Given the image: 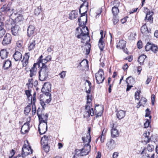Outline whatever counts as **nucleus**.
<instances>
[{"label": "nucleus", "mask_w": 158, "mask_h": 158, "mask_svg": "<svg viewBox=\"0 0 158 158\" xmlns=\"http://www.w3.org/2000/svg\"><path fill=\"white\" fill-rule=\"evenodd\" d=\"M116 124H113L111 127V134L112 138H115L119 136V133L118 130L116 128Z\"/></svg>", "instance_id": "10"}, {"label": "nucleus", "mask_w": 158, "mask_h": 158, "mask_svg": "<svg viewBox=\"0 0 158 158\" xmlns=\"http://www.w3.org/2000/svg\"><path fill=\"white\" fill-rule=\"evenodd\" d=\"M37 65V63H34L31 69L30 70V77H34L35 76L37 73V68L36 66Z\"/></svg>", "instance_id": "17"}, {"label": "nucleus", "mask_w": 158, "mask_h": 158, "mask_svg": "<svg viewBox=\"0 0 158 158\" xmlns=\"http://www.w3.org/2000/svg\"><path fill=\"white\" fill-rule=\"evenodd\" d=\"M141 154L143 156H145L148 158H149V154L147 153V150L146 148H144Z\"/></svg>", "instance_id": "38"}, {"label": "nucleus", "mask_w": 158, "mask_h": 158, "mask_svg": "<svg viewBox=\"0 0 158 158\" xmlns=\"http://www.w3.org/2000/svg\"><path fill=\"white\" fill-rule=\"evenodd\" d=\"M98 46L101 51H103L105 46V44L104 42L102 40H101V41H100V40H99Z\"/></svg>", "instance_id": "36"}, {"label": "nucleus", "mask_w": 158, "mask_h": 158, "mask_svg": "<svg viewBox=\"0 0 158 158\" xmlns=\"http://www.w3.org/2000/svg\"><path fill=\"white\" fill-rule=\"evenodd\" d=\"M9 54V52L6 49H2L0 52V56L2 59L6 58L8 57Z\"/></svg>", "instance_id": "22"}, {"label": "nucleus", "mask_w": 158, "mask_h": 158, "mask_svg": "<svg viewBox=\"0 0 158 158\" xmlns=\"http://www.w3.org/2000/svg\"><path fill=\"white\" fill-rule=\"evenodd\" d=\"M126 82L127 84L133 85L135 83V80L132 77L130 76L127 78Z\"/></svg>", "instance_id": "30"}, {"label": "nucleus", "mask_w": 158, "mask_h": 158, "mask_svg": "<svg viewBox=\"0 0 158 158\" xmlns=\"http://www.w3.org/2000/svg\"><path fill=\"white\" fill-rule=\"evenodd\" d=\"M152 44L150 43L149 42L147 43L145 47L146 51H148L151 50Z\"/></svg>", "instance_id": "42"}, {"label": "nucleus", "mask_w": 158, "mask_h": 158, "mask_svg": "<svg viewBox=\"0 0 158 158\" xmlns=\"http://www.w3.org/2000/svg\"><path fill=\"white\" fill-rule=\"evenodd\" d=\"M12 40L11 35L9 33H6L2 41V44L4 45H6L10 43Z\"/></svg>", "instance_id": "9"}, {"label": "nucleus", "mask_w": 158, "mask_h": 158, "mask_svg": "<svg viewBox=\"0 0 158 158\" xmlns=\"http://www.w3.org/2000/svg\"><path fill=\"white\" fill-rule=\"evenodd\" d=\"M24 18L23 15L21 14H19L15 19L17 23L18 24H21L22 22L23 21Z\"/></svg>", "instance_id": "33"}, {"label": "nucleus", "mask_w": 158, "mask_h": 158, "mask_svg": "<svg viewBox=\"0 0 158 158\" xmlns=\"http://www.w3.org/2000/svg\"><path fill=\"white\" fill-rule=\"evenodd\" d=\"M15 154V151L13 149L11 150V152L10 153V155L9 156V158H12Z\"/></svg>", "instance_id": "60"}, {"label": "nucleus", "mask_w": 158, "mask_h": 158, "mask_svg": "<svg viewBox=\"0 0 158 158\" xmlns=\"http://www.w3.org/2000/svg\"><path fill=\"white\" fill-rule=\"evenodd\" d=\"M91 146L89 145V143H87L85 144L81 149L79 150L76 149L75 150L76 154L74 155L73 158L77 157V153H78L77 156L80 155V156H83L88 154L90 151Z\"/></svg>", "instance_id": "2"}, {"label": "nucleus", "mask_w": 158, "mask_h": 158, "mask_svg": "<svg viewBox=\"0 0 158 158\" xmlns=\"http://www.w3.org/2000/svg\"><path fill=\"white\" fill-rule=\"evenodd\" d=\"M50 69L44 66L41 68L39 72V80L41 81H45L47 79Z\"/></svg>", "instance_id": "3"}, {"label": "nucleus", "mask_w": 158, "mask_h": 158, "mask_svg": "<svg viewBox=\"0 0 158 158\" xmlns=\"http://www.w3.org/2000/svg\"><path fill=\"white\" fill-rule=\"evenodd\" d=\"M138 48L139 49H140L142 47V43L141 41H139L137 43Z\"/></svg>", "instance_id": "56"}, {"label": "nucleus", "mask_w": 158, "mask_h": 158, "mask_svg": "<svg viewBox=\"0 0 158 158\" xmlns=\"http://www.w3.org/2000/svg\"><path fill=\"white\" fill-rule=\"evenodd\" d=\"M103 70L102 69H100L95 74L96 80L98 84H100L103 82L104 80V77H103Z\"/></svg>", "instance_id": "6"}, {"label": "nucleus", "mask_w": 158, "mask_h": 158, "mask_svg": "<svg viewBox=\"0 0 158 158\" xmlns=\"http://www.w3.org/2000/svg\"><path fill=\"white\" fill-rule=\"evenodd\" d=\"M87 47H88V49H87L86 48V54H88L90 52L91 45L89 44H87Z\"/></svg>", "instance_id": "58"}, {"label": "nucleus", "mask_w": 158, "mask_h": 158, "mask_svg": "<svg viewBox=\"0 0 158 158\" xmlns=\"http://www.w3.org/2000/svg\"><path fill=\"white\" fill-rule=\"evenodd\" d=\"M31 110V107L30 105H28L25 108L24 110V114L27 115L30 112Z\"/></svg>", "instance_id": "41"}, {"label": "nucleus", "mask_w": 158, "mask_h": 158, "mask_svg": "<svg viewBox=\"0 0 158 158\" xmlns=\"http://www.w3.org/2000/svg\"><path fill=\"white\" fill-rule=\"evenodd\" d=\"M126 42L124 40H120L118 43L116 47L118 48L123 49L126 46Z\"/></svg>", "instance_id": "20"}, {"label": "nucleus", "mask_w": 158, "mask_h": 158, "mask_svg": "<svg viewBox=\"0 0 158 158\" xmlns=\"http://www.w3.org/2000/svg\"><path fill=\"white\" fill-rule=\"evenodd\" d=\"M43 55H41L37 60V62L36 63L37 64V65L39 66H40V64H42V66L41 68H43L44 66H45L47 68H48V66L46 64L48 62L45 58L43 59Z\"/></svg>", "instance_id": "14"}, {"label": "nucleus", "mask_w": 158, "mask_h": 158, "mask_svg": "<svg viewBox=\"0 0 158 158\" xmlns=\"http://www.w3.org/2000/svg\"><path fill=\"white\" fill-rule=\"evenodd\" d=\"M11 61L9 60H5L3 62L2 66L3 68L4 69H7L11 66Z\"/></svg>", "instance_id": "19"}, {"label": "nucleus", "mask_w": 158, "mask_h": 158, "mask_svg": "<svg viewBox=\"0 0 158 158\" xmlns=\"http://www.w3.org/2000/svg\"><path fill=\"white\" fill-rule=\"evenodd\" d=\"M27 144H24L22 148V155L23 156H26L27 155L32 153V149L31 146L28 144V142L27 140Z\"/></svg>", "instance_id": "5"}, {"label": "nucleus", "mask_w": 158, "mask_h": 158, "mask_svg": "<svg viewBox=\"0 0 158 158\" xmlns=\"http://www.w3.org/2000/svg\"><path fill=\"white\" fill-rule=\"evenodd\" d=\"M35 40H31L29 43L28 49L29 51L35 48Z\"/></svg>", "instance_id": "26"}, {"label": "nucleus", "mask_w": 158, "mask_h": 158, "mask_svg": "<svg viewBox=\"0 0 158 158\" xmlns=\"http://www.w3.org/2000/svg\"><path fill=\"white\" fill-rule=\"evenodd\" d=\"M42 114V111L41 108H39L37 111V114L39 118H40V116Z\"/></svg>", "instance_id": "48"}, {"label": "nucleus", "mask_w": 158, "mask_h": 158, "mask_svg": "<svg viewBox=\"0 0 158 158\" xmlns=\"http://www.w3.org/2000/svg\"><path fill=\"white\" fill-rule=\"evenodd\" d=\"M45 152H48L49 151V147L48 145V143L46 144H41Z\"/></svg>", "instance_id": "39"}, {"label": "nucleus", "mask_w": 158, "mask_h": 158, "mask_svg": "<svg viewBox=\"0 0 158 158\" xmlns=\"http://www.w3.org/2000/svg\"><path fill=\"white\" fill-rule=\"evenodd\" d=\"M150 123V122L149 120L148 119H147V121L145 122L144 124V126L145 128H148Z\"/></svg>", "instance_id": "52"}, {"label": "nucleus", "mask_w": 158, "mask_h": 158, "mask_svg": "<svg viewBox=\"0 0 158 158\" xmlns=\"http://www.w3.org/2000/svg\"><path fill=\"white\" fill-rule=\"evenodd\" d=\"M78 14L77 10H72L69 14V19H74L78 17Z\"/></svg>", "instance_id": "21"}, {"label": "nucleus", "mask_w": 158, "mask_h": 158, "mask_svg": "<svg viewBox=\"0 0 158 158\" xmlns=\"http://www.w3.org/2000/svg\"><path fill=\"white\" fill-rule=\"evenodd\" d=\"M84 4V3H83L81 5L79 10V13L81 14V16L79 18H81V17L85 16V22H86L87 20V15L86 14L87 12V10H86L85 12H83L82 13H81V9L82 8V7L83 6Z\"/></svg>", "instance_id": "28"}, {"label": "nucleus", "mask_w": 158, "mask_h": 158, "mask_svg": "<svg viewBox=\"0 0 158 158\" xmlns=\"http://www.w3.org/2000/svg\"><path fill=\"white\" fill-rule=\"evenodd\" d=\"M115 141L112 139H109L106 144V146L107 147V148L110 150L114 149L115 148Z\"/></svg>", "instance_id": "15"}, {"label": "nucleus", "mask_w": 158, "mask_h": 158, "mask_svg": "<svg viewBox=\"0 0 158 158\" xmlns=\"http://www.w3.org/2000/svg\"><path fill=\"white\" fill-rule=\"evenodd\" d=\"M147 102V99L144 97H142L141 98L139 102V103L142 106H144L145 105Z\"/></svg>", "instance_id": "40"}, {"label": "nucleus", "mask_w": 158, "mask_h": 158, "mask_svg": "<svg viewBox=\"0 0 158 158\" xmlns=\"http://www.w3.org/2000/svg\"><path fill=\"white\" fill-rule=\"evenodd\" d=\"M112 12L113 16H117L119 13V10L117 6H114L112 8Z\"/></svg>", "instance_id": "29"}, {"label": "nucleus", "mask_w": 158, "mask_h": 158, "mask_svg": "<svg viewBox=\"0 0 158 158\" xmlns=\"http://www.w3.org/2000/svg\"><path fill=\"white\" fill-rule=\"evenodd\" d=\"M25 94L28 97H30L31 96V91L30 90H26L25 91Z\"/></svg>", "instance_id": "64"}, {"label": "nucleus", "mask_w": 158, "mask_h": 158, "mask_svg": "<svg viewBox=\"0 0 158 158\" xmlns=\"http://www.w3.org/2000/svg\"><path fill=\"white\" fill-rule=\"evenodd\" d=\"M40 103L43 109H44L46 107V102L43 101V100H40Z\"/></svg>", "instance_id": "51"}, {"label": "nucleus", "mask_w": 158, "mask_h": 158, "mask_svg": "<svg viewBox=\"0 0 158 158\" xmlns=\"http://www.w3.org/2000/svg\"><path fill=\"white\" fill-rule=\"evenodd\" d=\"M20 29V27L18 25L13 24L11 28V31L12 35L14 36L18 35L19 34V31Z\"/></svg>", "instance_id": "13"}, {"label": "nucleus", "mask_w": 158, "mask_h": 158, "mask_svg": "<svg viewBox=\"0 0 158 158\" xmlns=\"http://www.w3.org/2000/svg\"><path fill=\"white\" fill-rule=\"evenodd\" d=\"M78 22L79 23V25L80 28H82V27L83 26H85L84 25V21H81V19L80 18H79L78 19Z\"/></svg>", "instance_id": "46"}, {"label": "nucleus", "mask_w": 158, "mask_h": 158, "mask_svg": "<svg viewBox=\"0 0 158 158\" xmlns=\"http://www.w3.org/2000/svg\"><path fill=\"white\" fill-rule=\"evenodd\" d=\"M42 12L41 8L40 6L38 7L34 10V14L36 15H38Z\"/></svg>", "instance_id": "37"}, {"label": "nucleus", "mask_w": 158, "mask_h": 158, "mask_svg": "<svg viewBox=\"0 0 158 158\" xmlns=\"http://www.w3.org/2000/svg\"><path fill=\"white\" fill-rule=\"evenodd\" d=\"M146 57V56L143 54L141 55L139 57L138 61L140 65H143V64L144 60Z\"/></svg>", "instance_id": "32"}, {"label": "nucleus", "mask_w": 158, "mask_h": 158, "mask_svg": "<svg viewBox=\"0 0 158 158\" xmlns=\"http://www.w3.org/2000/svg\"><path fill=\"white\" fill-rule=\"evenodd\" d=\"M6 31L3 28L2 23H0V38L5 34Z\"/></svg>", "instance_id": "31"}, {"label": "nucleus", "mask_w": 158, "mask_h": 158, "mask_svg": "<svg viewBox=\"0 0 158 158\" xmlns=\"http://www.w3.org/2000/svg\"><path fill=\"white\" fill-rule=\"evenodd\" d=\"M30 57L29 52L25 53L23 56V60L22 61L23 65V67H26L28 63V60Z\"/></svg>", "instance_id": "18"}, {"label": "nucleus", "mask_w": 158, "mask_h": 158, "mask_svg": "<svg viewBox=\"0 0 158 158\" xmlns=\"http://www.w3.org/2000/svg\"><path fill=\"white\" fill-rule=\"evenodd\" d=\"M66 74V71H62L59 73L60 77L62 79H64L65 77Z\"/></svg>", "instance_id": "47"}, {"label": "nucleus", "mask_w": 158, "mask_h": 158, "mask_svg": "<svg viewBox=\"0 0 158 158\" xmlns=\"http://www.w3.org/2000/svg\"><path fill=\"white\" fill-rule=\"evenodd\" d=\"M85 112L84 115V118H89L90 116L94 115V111L93 108H90L89 106H85Z\"/></svg>", "instance_id": "7"}, {"label": "nucleus", "mask_w": 158, "mask_h": 158, "mask_svg": "<svg viewBox=\"0 0 158 158\" xmlns=\"http://www.w3.org/2000/svg\"><path fill=\"white\" fill-rule=\"evenodd\" d=\"M140 30L142 34H146L148 32V28L146 24L143 25L141 27Z\"/></svg>", "instance_id": "34"}, {"label": "nucleus", "mask_w": 158, "mask_h": 158, "mask_svg": "<svg viewBox=\"0 0 158 158\" xmlns=\"http://www.w3.org/2000/svg\"><path fill=\"white\" fill-rule=\"evenodd\" d=\"M48 136L46 135H44L41 139V143L47 144V143H48Z\"/></svg>", "instance_id": "35"}, {"label": "nucleus", "mask_w": 158, "mask_h": 158, "mask_svg": "<svg viewBox=\"0 0 158 158\" xmlns=\"http://www.w3.org/2000/svg\"><path fill=\"white\" fill-rule=\"evenodd\" d=\"M40 116V118H39L40 124H41L42 123H44V124H47L48 114L47 113L45 114H42Z\"/></svg>", "instance_id": "16"}, {"label": "nucleus", "mask_w": 158, "mask_h": 158, "mask_svg": "<svg viewBox=\"0 0 158 158\" xmlns=\"http://www.w3.org/2000/svg\"><path fill=\"white\" fill-rule=\"evenodd\" d=\"M13 57L15 61H20L22 58V55L20 52L16 51L13 55Z\"/></svg>", "instance_id": "23"}, {"label": "nucleus", "mask_w": 158, "mask_h": 158, "mask_svg": "<svg viewBox=\"0 0 158 158\" xmlns=\"http://www.w3.org/2000/svg\"><path fill=\"white\" fill-rule=\"evenodd\" d=\"M35 93L33 95V103L32 105V115H34L35 113H36V106L35 105Z\"/></svg>", "instance_id": "25"}, {"label": "nucleus", "mask_w": 158, "mask_h": 158, "mask_svg": "<svg viewBox=\"0 0 158 158\" xmlns=\"http://www.w3.org/2000/svg\"><path fill=\"white\" fill-rule=\"evenodd\" d=\"M146 150L148 152H152L154 150V146L152 145L148 144L147 146Z\"/></svg>", "instance_id": "44"}, {"label": "nucleus", "mask_w": 158, "mask_h": 158, "mask_svg": "<svg viewBox=\"0 0 158 158\" xmlns=\"http://www.w3.org/2000/svg\"><path fill=\"white\" fill-rule=\"evenodd\" d=\"M154 14V12L153 11H152V14L151 15H149L148 19H147L146 20H147L148 21H150L152 20V15Z\"/></svg>", "instance_id": "54"}, {"label": "nucleus", "mask_w": 158, "mask_h": 158, "mask_svg": "<svg viewBox=\"0 0 158 158\" xmlns=\"http://www.w3.org/2000/svg\"><path fill=\"white\" fill-rule=\"evenodd\" d=\"M136 33L131 32L130 33L128 36V39L130 40H133L135 38V36L136 35Z\"/></svg>", "instance_id": "43"}, {"label": "nucleus", "mask_w": 158, "mask_h": 158, "mask_svg": "<svg viewBox=\"0 0 158 158\" xmlns=\"http://www.w3.org/2000/svg\"><path fill=\"white\" fill-rule=\"evenodd\" d=\"M100 107L102 109V111L101 112L100 111L99 112H98V113L96 114H95L96 115V118H97L98 117H99V116H101L102 114L103 108L101 106H100Z\"/></svg>", "instance_id": "57"}, {"label": "nucleus", "mask_w": 158, "mask_h": 158, "mask_svg": "<svg viewBox=\"0 0 158 158\" xmlns=\"http://www.w3.org/2000/svg\"><path fill=\"white\" fill-rule=\"evenodd\" d=\"M105 135H101L97 139H98L99 138H100V140L102 143H103L104 142V139H105Z\"/></svg>", "instance_id": "53"}, {"label": "nucleus", "mask_w": 158, "mask_h": 158, "mask_svg": "<svg viewBox=\"0 0 158 158\" xmlns=\"http://www.w3.org/2000/svg\"><path fill=\"white\" fill-rule=\"evenodd\" d=\"M76 31L75 34L78 39H81V42L84 43V40L86 39L87 41L90 40V38L89 33L88 27L86 26H83L82 28L77 27L76 29Z\"/></svg>", "instance_id": "1"}, {"label": "nucleus", "mask_w": 158, "mask_h": 158, "mask_svg": "<svg viewBox=\"0 0 158 158\" xmlns=\"http://www.w3.org/2000/svg\"><path fill=\"white\" fill-rule=\"evenodd\" d=\"M119 21L117 16H113V23L114 25L116 24Z\"/></svg>", "instance_id": "49"}, {"label": "nucleus", "mask_w": 158, "mask_h": 158, "mask_svg": "<svg viewBox=\"0 0 158 158\" xmlns=\"http://www.w3.org/2000/svg\"><path fill=\"white\" fill-rule=\"evenodd\" d=\"M48 62H49L51 60L52 56L50 55H48L46 56L45 58H44Z\"/></svg>", "instance_id": "61"}, {"label": "nucleus", "mask_w": 158, "mask_h": 158, "mask_svg": "<svg viewBox=\"0 0 158 158\" xmlns=\"http://www.w3.org/2000/svg\"><path fill=\"white\" fill-rule=\"evenodd\" d=\"M146 114L145 116L146 117L149 116V118H151V116H150V111L149 109L148 108H147L145 110Z\"/></svg>", "instance_id": "50"}, {"label": "nucleus", "mask_w": 158, "mask_h": 158, "mask_svg": "<svg viewBox=\"0 0 158 158\" xmlns=\"http://www.w3.org/2000/svg\"><path fill=\"white\" fill-rule=\"evenodd\" d=\"M51 90V85L49 82L45 83L42 88L41 91L44 93L46 96H51V94L49 93Z\"/></svg>", "instance_id": "4"}, {"label": "nucleus", "mask_w": 158, "mask_h": 158, "mask_svg": "<svg viewBox=\"0 0 158 158\" xmlns=\"http://www.w3.org/2000/svg\"><path fill=\"white\" fill-rule=\"evenodd\" d=\"M11 7V4L10 3L7 4H5L3 5L0 8V11L2 13V14H5L6 13L10 11Z\"/></svg>", "instance_id": "11"}, {"label": "nucleus", "mask_w": 158, "mask_h": 158, "mask_svg": "<svg viewBox=\"0 0 158 158\" xmlns=\"http://www.w3.org/2000/svg\"><path fill=\"white\" fill-rule=\"evenodd\" d=\"M155 97V96L154 94H152L151 96V101L152 105H154V104Z\"/></svg>", "instance_id": "62"}, {"label": "nucleus", "mask_w": 158, "mask_h": 158, "mask_svg": "<svg viewBox=\"0 0 158 158\" xmlns=\"http://www.w3.org/2000/svg\"><path fill=\"white\" fill-rule=\"evenodd\" d=\"M125 115V111L122 110H119L116 114L117 117L119 119L123 118Z\"/></svg>", "instance_id": "24"}, {"label": "nucleus", "mask_w": 158, "mask_h": 158, "mask_svg": "<svg viewBox=\"0 0 158 158\" xmlns=\"http://www.w3.org/2000/svg\"><path fill=\"white\" fill-rule=\"evenodd\" d=\"M149 135V132H148V133H146V135H145V137L147 138V140H145V141L146 142V143H148L150 141V138Z\"/></svg>", "instance_id": "55"}, {"label": "nucleus", "mask_w": 158, "mask_h": 158, "mask_svg": "<svg viewBox=\"0 0 158 158\" xmlns=\"http://www.w3.org/2000/svg\"><path fill=\"white\" fill-rule=\"evenodd\" d=\"M35 28L33 26L30 25L27 29V35L29 37H32L35 34Z\"/></svg>", "instance_id": "8"}, {"label": "nucleus", "mask_w": 158, "mask_h": 158, "mask_svg": "<svg viewBox=\"0 0 158 158\" xmlns=\"http://www.w3.org/2000/svg\"><path fill=\"white\" fill-rule=\"evenodd\" d=\"M47 124H39L38 131L40 134H44L47 130Z\"/></svg>", "instance_id": "12"}, {"label": "nucleus", "mask_w": 158, "mask_h": 158, "mask_svg": "<svg viewBox=\"0 0 158 158\" xmlns=\"http://www.w3.org/2000/svg\"><path fill=\"white\" fill-rule=\"evenodd\" d=\"M82 140L83 142H88V143H89L91 141V137L90 135V133L89 132H88L86 135V137H82Z\"/></svg>", "instance_id": "27"}, {"label": "nucleus", "mask_w": 158, "mask_h": 158, "mask_svg": "<svg viewBox=\"0 0 158 158\" xmlns=\"http://www.w3.org/2000/svg\"><path fill=\"white\" fill-rule=\"evenodd\" d=\"M26 125L28 127V126L29 125V123H25L24 125H23V126L22 128H21V131H20V132H21V134H24L23 133V132L24 131H23V126H25Z\"/></svg>", "instance_id": "63"}, {"label": "nucleus", "mask_w": 158, "mask_h": 158, "mask_svg": "<svg viewBox=\"0 0 158 158\" xmlns=\"http://www.w3.org/2000/svg\"><path fill=\"white\" fill-rule=\"evenodd\" d=\"M91 96L89 95V94L87 95V103H90L91 101Z\"/></svg>", "instance_id": "59"}, {"label": "nucleus", "mask_w": 158, "mask_h": 158, "mask_svg": "<svg viewBox=\"0 0 158 158\" xmlns=\"http://www.w3.org/2000/svg\"><path fill=\"white\" fill-rule=\"evenodd\" d=\"M151 50L154 52L156 53L158 51V48L156 45L154 44H152Z\"/></svg>", "instance_id": "45"}]
</instances>
